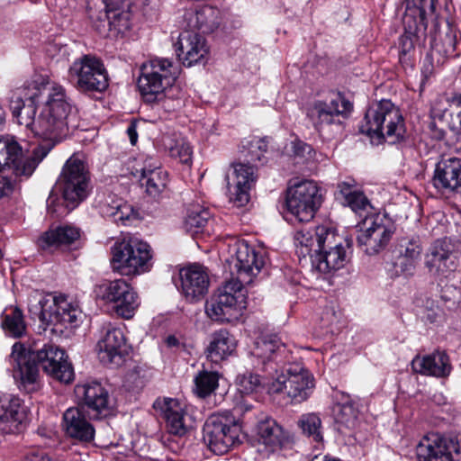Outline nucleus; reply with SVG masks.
<instances>
[{"mask_svg":"<svg viewBox=\"0 0 461 461\" xmlns=\"http://www.w3.org/2000/svg\"><path fill=\"white\" fill-rule=\"evenodd\" d=\"M169 155L172 158H178L181 163L187 164L191 161L192 149L184 140H176L174 144H165Z\"/></svg>","mask_w":461,"mask_h":461,"instance_id":"nucleus-49","label":"nucleus"},{"mask_svg":"<svg viewBox=\"0 0 461 461\" xmlns=\"http://www.w3.org/2000/svg\"><path fill=\"white\" fill-rule=\"evenodd\" d=\"M358 226L360 232L357 237V244L366 254L370 256L384 250L394 232L390 218L376 212L366 215Z\"/></svg>","mask_w":461,"mask_h":461,"instance_id":"nucleus-12","label":"nucleus"},{"mask_svg":"<svg viewBox=\"0 0 461 461\" xmlns=\"http://www.w3.org/2000/svg\"><path fill=\"white\" fill-rule=\"evenodd\" d=\"M412 370L423 375L446 377L451 372V365L447 355L441 351L420 357L416 356L411 361Z\"/></svg>","mask_w":461,"mask_h":461,"instance_id":"nucleus-32","label":"nucleus"},{"mask_svg":"<svg viewBox=\"0 0 461 461\" xmlns=\"http://www.w3.org/2000/svg\"><path fill=\"white\" fill-rule=\"evenodd\" d=\"M430 113L434 119L446 122L461 141V94L444 95L438 97Z\"/></svg>","mask_w":461,"mask_h":461,"instance_id":"nucleus-28","label":"nucleus"},{"mask_svg":"<svg viewBox=\"0 0 461 461\" xmlns=\"http://www.w3.org/2000/svg\"><path fill=\"white\" fill-rule=\"evenodd\" d=\"M291 146L292 151L295 157L303 158L312 151L311 146L300 140L292 141Z\"/></svg>","mask_w":461,"mask_h":461,"instance_id":"nucleus-60","label":"nucleus"},{"mask_svg":"<svg viewBox=\"0 0 461 461\" xmlns=\"http://www.w3.org/2000/svg\"><path fill=\"white\" fill-rule=\"evenodd\" d=\"M219 373L203 370L194 377V393L201 398L211 395L219 386Z\"/></svg>","mask_w":461,"mask_h":461,"instance_id":"nucleus-41","label":"nucleus"},{"mask_svg":"<svg viewBox=\"0 0 461 461\" xmlns=\"http://www.w3.org/2000/svg\"><path fill=\"white\" fill-rule=\"evenodd\" d=\"M236 346L235 338L227 330H219L212 334L206 349L207 357L212 362H219L232 355Z\"/></svg>","mask_w":461,"mask_h":461,"instance_id":"nucleus-36","label":"nucleus"},{"mask_svg":"<svg viewBox=\"0 0 461 461\" xmlns=\"http://www.w3.org/2000/svg\"><path fill=\"white\" fill-rule=\"evenodd\" d=\"M94 293L96 299L113 303L116 313L125 319L131 318L139 305L133 287L122 278L96 285Z\"/></svg>","mask_w":461,"mask_h":461,"instance_id":"nucleus-14","label":"nucleus"},{"mask_svg":"<svg viewBox=\"0 0 461 461\" xmlns=\"http://www.w3.org/2000/svg\"><path fill=\"white\" fill-rule=\"evenodd\" d=\"M28 307L31 314L46 326H76L81 318V311L63 296L36 294L30 298Z\"/></svg>","mask_w":461,"mask_h":461,"instance_id":"nucleus-6","label":"nucleus"},{"mask_svg":"<svg viewBox=\"0 0 461 461\" xmlns=\"http://www.w3.org/2000/svg\"><path fill=\"white\" fill-rule=\"evenodd\" d=\"M175 46L177 57L187 67L203 62L208 54L205 39L190 30L179 34Z\"/></svg>","mask_w":461,"mask_h":461,"instance_id":"nucleus-25","label":"nucleus"},{"mask_svg":"<svg viewBox=\"0 0 461 461\" xmlns=\"http://www.w3.org/2000/svg\"><path fill=\"white\" fill-rule=\"evenodd\" d=\"M181 94L178 86H171L162 95H158L155 101L158 102L164 111L172 113L180 109L183 104Z\"/></svg>","mask_w":461,"mask_h":461,"instance_id":"nucleus-48","label":"nucleus"},{"mask_svg":"<svg viewBox=\"0 0 461 461\" xmlns=\"http://www.w3.org/2000/svg\"><path fill=\"white\" fill-rule=\"evenodd\" d=\"M27 418L23 401L14 394L0 396V430L5 434L18 433Z\"/></svg>","mask_w":461,"mask_h":461,"instance_id":"nucleus-24","label":"nucleus"},{"mask_svg":"<svg viewBox=\"0 0 461 461\" xmlns=\"http://www.w3.org/2000/svg\"><path fill=\"white\" fill-rule=\"evenodd\" d=\"M177 75L178 69L171 60L154 59L141 66L138 86L146 100L153 102L173 86Z\"/></svg>","mask_w":461,"mask_h":461,"instance_id":"nucleus-8","label":"nucleus"},{"mask_svg":"<svg viewBox=\"0 0 461 461\" xmlns=\"http://www.w3.org/2000/svg\"><path fill=\"white\" fill-rule=\"evenodd\" d=\"M334 413L338 424L348 429H352L356 426L358 411L352 402H347L338 404L334 409Z\"/></svg>","mask_w":461,"mask_h":461,"instance_id":"nucleus-47","label":"nucleus"},{"mask_svg":"<svg viewBox=\"0 0 461 461\" xmlns=\"http://www.w3.org/2000/svg\"><path fill=\"white\" fill-rule=\"evenodd\" d=\"M265 265L264 258L247 242L237 245L234 267L237 278L227 281L205 303L207 316L215 321L229 322L238 319L246 307L243 285H249Z\"/></svg>","mask_w":461,"mask_h":461,"instance_id":"nucleus-1","label":"nucleus"},{"mask_svg":"<svg viewBox=\"0 0 461 461\" xmlns=\"http://www.w3.org/2000/svg\"><path fill=\"white\" fill-rule=\"evenodd\" d=\"M443 311L433 301H427L421 318L425 322L437 324L442 321Z\"/></svg>","mask_w":461,"mask_h":461,"instance_id":"nucleus-54","label":"nucleus"},{"mask_svg":"<svg viewBox=\"0 0 461 461\" xmlns=\"http://www.w3.org/2000/svg\"><path fill=\"white\" fill-rule=\"evenodd\" d=\"M412 15L413 14H406L403 18L405 32L399 40V54L401 60L405 59L411 51H413L415 42L418 39L417 33L419 29L416 28L415 30H412L411 25Z\"/></svg>","mask_w":461,"mask_h":461,"instance_id":"nucleus-45","label":"nucleus"},{"mask_svg":"<svg viewBox=\"0 0 461 461\" xmlns=\"http://www.w3.org/2000/svg\"><path fill=\"white\" fill-rule=\"evenodd\" d=\"M65 206L73 210L85 201L92 190L89 170L79 158L71 157L63 166L57 181Z\"/></svg>","mask_w":461,"mask_h":461,"instance_id":"nucleus-5","label":"nucleus"},{"mask_svg":"<svg viewBox=\"0 0 461 461\" xmlns=\"http://www.w3.org/2000/svg\"><path fill=\"white\" fill-rule=\"evenodd\" d=\"M400 254L411 259L420 260L422 248L419 240H402L400 243Z\"/></svg>","mask_w":461,"mask_h":461,"instance_id":"nucleus-51","label":"nucleus"},{"mask_svg":"<svg viewBox=\"0 0 461 461\" xmlns=\"http://www.w3.org/2000/svg\"><path fill=\"white\" fill-rule=\"evenodd\" d=\"M118 204V209H116L114 216L112 218L113 221L124 223L125 221H129L135 216V211L131 204L123 200L119 202Z\"/></svg>","mask_w":461,"mask_h":461,"instance_id":"nucleus-57","label":"nucleus"},{"mask_svg":"<svg viewBox=\"0 0 461 461\" xmlns=\"http://www.w3.org/2000/svg\"><path fill=\"white\" fill-rule=\"evenodd\" d=\"M50 89L51 87H41L37 85H33L32 87L23 88L22 90L23 95L25 98L23 101L36 106V104L39 103L41 96L43 95L45 92L48 95Z\"/></svg>","mask_w":461,"mask_h":461,"instance_id":"nucleus-56","label":"nucleus"},{"mask_svg":"<svg viewBox=\"0 0 461 461\" xmlns=\"http://www.w3.org/2000/svg\"><path fill=\"white\" fill-rule=\"evenodd\" d=\"M429 273L438 278L447 277L457 267L454 246L447 239L435 240L424 258Z\"/></svg>","mask_w":461,"mask_h":461,"instance_id":"nucleus-19","label":"nucleus"},{"mask_svg":"<svg viewBox=\"0 0 461 461\" xmlns=\"http://www.w3.org/2000/svg\"><path fill=\"white\" fill-rule=\"evenodd\" d=\"M1 327L10 337L20 338L26 330V325L22 311L17 307L5 308L1 315Z\"/></svg>","mask_w":461,"mask_h":461,"instance_id":"nucleus-37","label":"nucleus"},{"mask_svg":"<svg viewBox=\"0 0 461 461\" xmlns=\"http://www.w3.org/2000/svg\"><path fill=\"white\" fill-rule=\"evenodd\" d=\"M127 135L130 139L131 145H135L138 141V133H137V122H131L127 128Z\"/></svg>","mask_w":461,"mask_h":461,"instance_id":"nucleus-63","label":"nucleus"},{"mask_svg":"<svg viewBox=\"0 0 461 461\" xmlns=\"http://www.w3.org/2000/svg\"><path fill=\"white\" fill-rule=\"evenodd\" d=\"M80 237L78 228L71 225H61L51 228L38 239V245L42 249H57L75 242Z\"/></svg>","mask_w":461,"mask_h":461,"instance_id":"nucleus-35","label":"nucleus"},{"mask_svg":"<svg viewBox=\"0 0 461 461\" xmlns=\"http://www.w3.org/2000/svg\"><path fill=\"white\" fill-rule=\"evenodd\" d=\"M41 163L32 151L24 157L22 147L13 138H0V172L11 170L20 179L29 178Z\"/></svg>","mask_w":461,"mask_h":461,"instance_id":"nucleus-17","label":"nucleus"},{"mask_svg":"<svg viewBox=\"0 0 461 461\" xmlns=\"http://www.w3.org/2000/svg\"><path fill=\"white\" fill-rule=\"evenodd\" d=\"M419 260L411 259L406 258L401 254H399L396 261L393 264V267L395 269V274L404 275L406 276H412L415 272L416 266Z\"/></svg>","mask_w":461,"mask_h":461,"instance_id":"nucleus-55","label":"nucleus"},{"mask_svg":"<svg viewBox=\"0 0 461 461\" xmlns=\"http://www.w3.org/2000/svg\"><path fill=\"white\" fill-rule=\"evenodd\" d=\"M181 292L188 302L199 301L207 294L209 276L197 264L184 267L179 272Z\"/></svg>","mask_w":461,"mask_h":461,"instance_id":"nucleus-27","label":"nucleus"},{"mask_svg":"<svg viewBox=\"0 0 461 461\" xmlns=\"http://www.w3.org/2000/svg\"><path fill=\"white\" fill-rule=\"evenodd\" d=\"M317 249L312 255V265L321 273H329L343 267L347 262V252L341 238L331 227H316Z\"/></svg>","mask_w":461,"mask_h":461,"instance_id":"nucleus-9","label":"nucleus"},{"mask_svg":"<svg viewBox=\"0 0 461 461\" xmlns=\"http://www.w3.org/2000/svg\"><path fill=\"white\" fill-rule=\"evenodd\" d=\"M211 218L207 209L194 207L191 209L185 220V226L187 231L198 233L203 230Z\"/></svg>","mask_w":461,"mask_h":461,"instance_id":"nucleus-46","label":"nucleus"},{"mask_svg":"<svg viewBox=\"0 0 461 461\" xmlns=\"http://www.w3.org/2000/svg\"><path fill=\"white\" fill-rule=\"evenodd\" d=\"M184 18L190 31L200 30L209 33L219 26L221 12L216 7L204 5L195 10L186 11Z\"/></svg>","mask_w":461,"mask_h":461,"instance_id":"nucleus-34","label":"nucleus"},{"mask_svg":"<svg viewBox=\"0 0 461 461\" xmlns=\"http://www.w3.org/2000/svg\"><path fill=\"white\" fill-rule=\"evenodd\" d=\"M203 438L209 449L221 456L239 442L240 427L229 413H215L205 421Z\"/></svg>","mask_w":461,"mask_h":461,"instance_id":"nucleus-10","label":"nucleus"},{"mask_svg":"<svg viewBox=\"0 0 461 461\" xmlns=\"http://www.w3.org/2000/svg\"><path fill=\"white\" fill-rule=\"evenodd\" d=\"M23 461H53L44 449L31 448L29 449Z\"/></svg>","mask_w":461,"mask_h":461,"instance_id":"nucleus-59","label":"nucleus"},{"mask_svg":"<svg viewBox=\"0 0 461 461\" xmlns=\"http://www.w3.org/2000/svg\"><path fill=\"white\" fill-rule=\"evenodd\" d=\"M76 393L82 397L83 407H87L88 414L94 419L106 416L111 409L108 392L97 382L76 386Z\"/></svg>","mask_w":461,"mask_h":461,"instance_id":"nucleus-26","label":"nucleus"},{"mask_svg":"<svg viewBox=\"0 0 461 461\" xmlns=\"http://www.w3.org/2000/svg\"><path fill=\"white\" fill-rule=\"evenodd\" d=\"M431 118L432 122H430L429 124V129L431 132V136L436 140H442L445 137V131L442 128L438 127L435 122L437 119H434L432 116Z\"/></svg>","mask_w":461,"mask_h":461,"instance_id":"nucleus-62","label":"nucleus"},{"mask_svg":"<svg viewBox=\"0 0 461 461\" xmlns=\"http://www.w3.org/2000/svg\"><path fill=\"white\" fill-rule=\"evenodd\" d=\"M96 348L100 361L114 366H121L129 353L124 334L117 328L108 329Z\"/></svg>","mask_w":461,"mask_h":461,"instance_id":"nucleus-22","label":"nucleus"},{"mask_svg":"<svg viewBox=\"0 0 461 461\" xmlns=\"http://www.w3.org/2000/svg\"><path fill=\"white\" fill-rule=\"evenodd\" d=\"M352 104L342 94H336L330 100H317L312 103L306 112L314 129L321 134L331 131L332 127L340 128V115L352 110Z\"/></svg>","mask_w":461,"mask_h":461,"instance_id":"nucleus-13","label":"nucleus"},{"mask_svg":"<svg viewBox=\"0 0 461 461\" xmlns=\"http://www.w3.org/2000/svg\"><path fill=\"white\" fill-rule=\"evenodd\" d=\"M297 424L302 429L303 434L313 442L321 443L323 441L322 422L317 413L303 414L299 418Z\"/></svg>","mask_w":461,"mask_h":461,"instance_id":"nucleus-40","label":"nucleus"},{"mask_svg":"<svg viewBox=\"0 0 461 461\" xmlns=\"http://www.w3.org/2000/svg\"><path fill=\"white\" fill-rule=\"evenodd\" d=\"M451 451L453 453V461H461V440L454 442Z\"/></svg>","mask_w":461,"mask_h":461,"instance_id":"nucleus-64","label":"nucleus"},{"mask_svg":"<svg viewBox=\"0 0 461 461\" xmlns=\"http://www.w3.org/2000/svg\"><path fill=\"white\" fill-rule=\"evenodd\" d=\"M62 426L67 436L78 441L91 442L95 438V428L86 419L83 406L67 409Z\"/></svg>","mask_w":461,"mask_h":461,"instance_id":"nucleus-30","label":"nucleus"},{"mask_svg":"<svg viewBox=\"0 0 461 461\" xmlns=\"http://www.w3.org/2000/svg\"><path fill=\"white\" fill-rule=\"evenodd\" d=\"M122 201L121 198L112 194L99 200L97 203L102 216L112 219L113 216H114L116 209H118V203Z\"/></svg>","mask_w":461,"mask_h":461,"instance_id":"nucleus-52","label":"nucleus"},{"mask_svg":"<svg viewBox=\"0 0 461 461\" xmlns=\"http://www.w3.org/2000/svg\"><path fill=\"white\" fill-rule=\"evenodd\" d=\"M153 408L165 420L170 434L183 436L193 427L192 418L187 414L185 405L177 399L158 398Z\"/></svg>","mask_w":461,"mask_h":461,"instance_id":"nucleus-21","label":"nucleus"},{"mask_svg":"<svg viewBox=\"0 0 461 461\" xmlns=\"http://www.w3.org/2000/svg\"><path fill=\"white\" fill-rule=\"evenodd\" d=\"M13 116L17 119L20 125H24L33 132L36 119V106L32 104L25 103L22 97L16 96L15 100H12L10 104Z\"/></svg>","mask_w":461,"mask_h":461,"instance_id":"nucleus-38","label":"nucleus"},{"mask_svg":"<svg viewBox=\"0 0 461 461\" xmlns=\"http://www.w3.org/2000/svg\"><path fill=\"white\" fill-rule=\"evenodd\" d=\"M252 355L260 359L269 375H277L278 369L290 361L291 351L277 334H265L255 341Z\"/></svg>","mask_w":461,"mask_h":461,"instance_id":"nucleus-18","label":"nucleus"},{"mask_svg":"<svg viewBox=\"0 0 461 461\" xmlns=\"http://www.w3.org/2000/svg\"><path fill=\"white\" fill-rule=\"evenodd\" d=\"M231 174L226 175L230 200L237 206H244L249 201V192L257 180L256 168L245 163L232 164Z\"/></svg>","mask_w":461,"mask_h":461,"instance_id":"nucleus-20","label":"nucleus"},{"mask_svg":"<svg viewBox=\"0 0 461 461\" xmlns=\"http://www.w3.org/2000/svg\"><path fill=\"white\" fill-rule=\"evenodd\" d=\"M112 267L122 276H135L150 268V247L136 239L123 240L112 248Z\"/></svg>","mask_w":461,"mask_h":461,"instance_id":"nucleus-7","label":"nucleus"},{"mask_svg":"<svg viewBox=\"0 0 461 461\" xmlns=\"http://www.w3.org/2000/svg\"><path fill=\"white\" fill-rule=\"evenodd\" d=\"M158 170H163L160 161L157 158L149 156L143 161V167L140 168V176L150 175Z\"/></svg>","mask_w":461,"mask_h":461,"instance_id":"nucleus-58","label":"nucleus"},{"mask_svg":"<svg viewBox=\"0 0 461 461\" xmlns=\"http://www.w3.org/2000/svg\"><path fill=\"white\" fill-rule=\"evenodd\" d=\"M287 375H277L267 384L269 393H280L285 392L287 396L294 402L305 401L312 393L314 388V378L312 375L303 367L296 366L294 368L286 370Z\"/></svg>","mask_w":461,"mask_h":461,"instance_id":"nucleus-15","label":"nucleus"},{"mask_svg":"<svg viewBox=\"0 0 461 461\" xmlns=\"http://www.w3.org/2000/svg\"><path fill=\"white\" fill-rule=\"evenodd\" d=\"M70 112L71 104L64 87L61 86H51L48 93V99L36 119L32 132L43 140V143L33 149L34 155L41 162L53 147L68 134Z\"/></svg>","mask_w":461,"mask_h":461,"instance_id":"nucleus-3","label":"nucleus"},{"mask_svg":"<svg viewBox=\"0 0 461 461\" xmlns=\"http://www.w3.org/2000/svg\"><path fill=\"white\" fill-rule=\"evenodd\" d=\"M109 30L116 34L126 33L131 26V13L124 7L105 8Z\"/></svg>","mask_w":461,"mask_h":461,"instance_id":"nucleus-39","label":"nucleus"},{"mask_svg":"<svg viewBox=\"0 0 461 461\" xmlns=\"http://www.w3.org/2000/svg\"><path fill=\"white\" fill-rule=\"evenodd\" d=\"M456 36L451 28H447L444 35L439 34L438 39L435 38L431 45V56L436 55L448 58L455 56Z\"/></svg>","mask_w":461,"mask_h":461,"instance_id":"nucleus-42","label":"nucleus"},{"mask_svg":"<svg viewBox=\"0 0 461 461\" xmlns=\"http://www.w3.org/2000/svg\"><path fill=\"white\" fill-rule=\"evenodd\" d=\"M433 185L440 190L461 189V160L456 158L439 160L435 167Z\"/></svg>","mask_w":461,"mask_h":461,"instance_id":"nucleus-31","label":"nucleus"},{"mask_svg":"<svg viewBox=\"0 0 461 461\" xmlns=\"http://www.w3.org/2000/svg\"><path fill=\"white\" fill-rule=\"evenodd\" d=\"M338 193L343 199V203L357 213L360 217L373 214V206L352 178H347L338 183Z\"/></svg>","mask_w":461,"mask_h":461,"instance_id":"nucleus-33","label":"nucleus"},{"mask_svg":"<svg viewBox=\"0 0 461 461\" xmlns=\"http://www.w3.org/2000/svg\"><path fill=\"white\" fill-rule=\"evenodd\" d=\"M257 437L258 451L267 456L278 452L289 442L287 433L270 417L258 422Z\"/></svg>","mask_w":461,"mask_h":461,"instance_id":"nucleus-23","label":"nucleus"},{"mask_svg":"<svg viewBox=\"0 0 461 461\" xmlns=\"http://www.w3.org/2000/svg\"><path fill=\"white\" fill-rule=\"evenodd\" d=\"M13 182L9 178L0 176V198L8 195L13 191Z\"/></svg>","mask_w":461,"mask_h":461,"instance_id":"nucleus-61","label":"nucleus"},{"mask_svg":"<svg viewBox=\"0 0 461 461\" xmlns=\"http://www.w3.org/2000/svg\"><path fill=\"white\" fill-rule=\"evenodd\" d=\"M294 245L297 249V253L300 256L305 257L315 254L317 249V234L316 229L310 230L307 229L298 230L294 234Z\"/></svg>","mask_w":461,"mask_h":461,"instance_id":"nucleus-43","label":"nucleus"},{"mask_svg":"<svg viewBox=\"0 0 461 461\" xmlns=\"http://www.w3.org/2000/svg\"><path fill=\"white\" fill-rule=\"evenodd\" d=\"M238 389L241 393L249 394L261 385L262 382L259 375L252 373L239 375L236 379Z\"/></svg>","mask_w":461,"mask_h":461,"instance_id":"nucleus-50","label":"nucleus"},{"mask_svg":"<svg viewBox=\"0 0 461 461\" xmlns=\"http://www.w3.org/2000/svg\"><path fill=\"white\" fill-rule=\"evenodd\" d=\"M140 183L149 196L157 198L167 187V173L165 170H158L150 175L140 176Z\"/></svg>","mask_w":461,"mask_h":461,"instance_id":"nucleus-44","label":"nucleus"},{"mask_svg":"<svg viewBox=\"0 0 461 461\" xmlns=\"http://www.w3.org/2000/svg\"><path fill=\"white\" fill-rule=\"evenodd\" d=\"M405 2L407 9L410 11L413 9V14L418 13L421 20L428 13L435 12V0H405Z\"/></svg>","mask_w":461,"mask_h":461,"instance_id":"nucleus-53","label":"nucleus"},{"mask_svg":"<svg viewBox=\"0 0 461 461\" xmlns=\"http://www.w3.org/2000/svg\"><path fill=\"white\" fill-rule=\"evenodd\" d=\"M359 131L377 142L390 143L401 140L405 132L402 113L390 100H382L369 107Z\"/></svg>","mask_w":461,"mask_h":461,"instance_id":"nucleus-4","label":"nucleus"},{"mask_svg":"<svg viewBox=\"0 0 461 461\" xmlns=\"http://www.w3.org/2000/svg\"><path fill=\"white\" fill-rule=\"evenodd\" d=\"M321 196L317 185L311 180H303L291 185L287 190V210L299 221L312 220L321 206Z\"/></svg>","mask_w":461,"mask_h":461,"instance_id":"nucleus-16","label":"nucleus"},{"mask_svg":"<svg viewBox=\"0 0 461 461\" xmlns=\"http://www.w3.org/2000/svg\"><path fill=\"white\" fill-rule=\"evenodd\" d=\"M454 442L438 434L424 436L416 447L418 461H453Z\"/></svg>","mask_w":461,"mask_h":461,"instance_id":"nucleus-29","label":"nucleus"},{"mask_svg":"<svg viewBox=\"0 0 461 461\" xmlns=\"http://www.w3.org/2000/svg\"><path fill=\"white\" fill-rule=\"evenodd\" d=\"M9 357L14 366V378L19 388L26 393L34 392L40 386L37 364L48 375L60 383L69 384L75 377L68 355L54 344L46 343L41 348L32 350L28 357L24 346L16 342Z\"/></svg>","mask_w":461,"mask_h":461,"instance_id":"nucleus-2","label":"nucleus"},{"mask_svg":"<svg viewBox=\"0 0 461 461\" xmlns=\"http://www.w3.org/2000/svg\"><path fill=\"white\" fill-rule=\"evenodd\" d=\"M68 79L80 92H103L109 85L103 62L92 55H84L72 63Z\"/></svg>","mask_w":461,"mask_h":461,"instance_id":"nucleus-11","label":"nucleus"}]
</instances>
